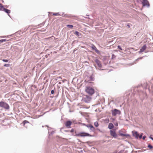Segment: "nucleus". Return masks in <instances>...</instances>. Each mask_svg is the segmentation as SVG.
Here are the masks:
<instances>
[{
  "instance_id": "nucleus-1",
  "label": "nucleus",
  "mask_w": 153,
  "mask_h": 153,
  "mask_svg": "<svg viewBox=\"0 0 153 153\" xmlns=\"http://www.w3.org/2000/svg\"><path fill=\"white\" fill-rule=\"evenodd\" d=\"M85 92L90 95H93L95 92L94 89L89 86H87L85 88Z\"/></svg>"
},
{
  "instance_id": "nucleus-2",
  "label": "nucleus",
  "mask_w": 153,
  "mask_h": 153,
  "mask_svg": "<svg viewBox=\"0 0 153 153\" xmlns=\"http://www.w3.org/2000/svg\"><path fill=\"white\" fill-rule=\"evenodd\" d=\"M76 136L81 137L92 136V135H90L89 134L84 132H81L79 133L78 134H76Z\"/></svg>"
},
{
  "instance_id": "nucleus-3",
  "label": "nucleus",
  "mask_w": 153,
  "mask_h": 153,
  "mask_svg": "<svg viewBox=\"0 0 153 153\" xmlns=\"http://www.w3.org/2000/svg\"><path fill=\"white\" fill-rule=\"evenodd\" d=\"M133 135L136 138H139L140 139H141L143 135V134L141 133L140 135L136 131H132Z\"/></svg>"
},
{
  "instance_id": "nucleus-4",
  "label": "nucleus",
  "mask_w": 153,
  "mask_h": 153,
  "mask_svg": "<svg viewBox=\"0 0 153 153\" xmlns=\"http://www.w3.org/2000/svg\"><path fill=\"white\" fill-rule=\"evenodd\" d=\"M0 107H3L6 109H8L10 108L9 105L4 102H0Z\"/></svg>"
},
{
  "instance_id": "nucleus-5",
  "label": "nucleus",
  "mask_w": 153,
  "mask_h": 153,
  "mask_svg": "<svg viewBox=\"0 0 153 153\" xmlns=\"http://www.w3.org/2000/svg\"><path fill=\"white\" fill-rule=\"evenodd\" d=\"M115 130H111L110 131V135L111 137L116 138L117 135L116 133Z\"/></svg>"
},
{
  "instance_id": "nucleus-6",
  "label": "nucleus",
  "mask_w": 153,
  "mask_h": 153,
  "mask_svg": "<svg viewBox=\"0 0 153 153\" xmlns=\"http://www.w3.org/2000/svg\"><path fill=\"white\" fill-rule=\"evenodd\" d=\"M91 98L88 95H85L83 98V100L86 102H89L91 100Z\"/></svg>"
},
{
  "instance_id": "nucleus-7",
  "label": "nucleus",
  "mask_w": 153,
  "mask_h": 153,
  "mask_svg": "<svg viewBox=\"0 0 153 153\" xmlns=\"http://www.w3.org/2000/svg\"><path fill=\"white\" fill-rule=\"evenodd\" d=\"M111 112L112 115L114 116H116L117 114H120V111L116 109L112 110Z\"/></svg>"
},
{
  "instance_id": "nucleus-8",
  "label": "nucleus",
  "mask_w": 153,
  "mask_h": 153,
  "mask_svg": "<svg viewBox=\"0 0 153 153\" xmlns=\"http://www.w3.org/2000/svg\"><path fill=\"white\" fill-rule=\"evenodd\" d=\"M142 3L143 6H149V2L147 0H143Z\"/></svg>"
},
{
  "instance_id": "nucleus-9",
  "label": "nucleus",
  "mask_w": 153,
  "mask_h": 153,
  "mask_svg": "<svg viewBox=\"0 0 153 153\" xmlns=\"http://www.w3.org/2000/svg\"><path fill=\"white\" fill-rule=\"evenodd\" d=\"M72 122L70 121H68L66 122L65 125L68 128H71L70 126L71 125Z\"/></svg>"
},
{
  "instance_id": "nucleus-10",
  "label": "nucleus",
  "mask_w": 153,
  "mask_h": 153,
  "mask_svg": "<svg viewBox=\"0 0 153 153\" xmlns=\"http://www.w3.org/2000/svg\"><path fill=\"white\" fill-rule=\"evenodd\" d=\"M95 62L96 63L98 67L100 68H101L102 67V65L101 63L100 62L99 60L97 59H96L95 60Z\"/></svg>"
},
{
  "instance_id": "nucleus-11",
  "label": "nucleus",
  "mask_w": 153,
  "mask_h": 153,
  "mask_svg": "<svg viewBox=\"0 0 153 153\" xmlns=\"http://www.w3.org/2000/svg\"><path fill=\"white\" fill-rule=\"evenodd\" d=\"M91 48L93 50H94L96 53H99V50H97L96 47L94 45H92V46H91Z\"/></svg>"
},
{
  "instance_id": "nucleus-12",
  "label": "nucleus",
  "mask_w": 153,
  "mask_h": 153,
  "mask_svg": "<svg viewBox=\"0 0 153 153\" xmlns=\"http://www.w3.org/2000/svg\"><path fill=\"white\" fill-rule=\"evenodd\" d=\"M146 48V45H144L141 48L140 50V52H143Z\"/></svg>"
},
{
  "instance_id": "nucleus-13",
  "label": "nucleus",
  "mask_w": 153,
  "mask_h": 153,
  "mask_svg": "<svg viewBox=\"0 0 153 153\" xmlns=\"http://www.w3.org/2000/svg\"><path fill=\"white\" fill-rule=\"evenodd\" d=\"M3 11H4L5 12L7 13L8 14V15L10 16V15L9 14L10 13V10L6 9L4 7L3 10Z\"/></svg>"
},
{
  "instance_id": "nucleus-14",
  "label": "nucleus",
  "mask_w": 153,
  "mask_h": 153,
  "mask_svg": "<svg viewBox=\"0 0 153 153\" xmlns=\"http://www.w3.org/2000/svg\"><path fill=\"white\" fill-rule=\"evenodd\" d=\"M114 126L112 123H109L108 126V128L110 129H112L114 127Z\"/></svg>"
},
{
  "instance_id": "nucleus-15",
  "label": "nucleus",
  "mask_w": 153,
  "mask_h": 153,
  "mask_svg": "<svg viewBox=\"0 0 153 153\" xmlns=\"http://www.w3.org/2000/svg\"><path fill=\"white\" fill-rule=\"evenodd\" d=\"M53 15L54 16H61L62 15V14H61L59 13H53Z\"/></svg>"
},
{
  "instance_id": "nucleus-16",
  "label": "nucleus",
  "mask_w": 153,
  "mask_h": 153,
  "mask_svg": "<svg viewBox=\"0 0 153 153\" xmlns=\"http://www.w3.org/2000/svg\"><path fill=\"white\" fill-rule=\"evenodd\" d=\"M4 7L3 5L0 4V11H3V10L4 9Z\"/></svg>"
},
{
  "instance_id": "nucleus-17",
  "label": "nucleus",
  "mask_w": 153,
  "mask_h": 153,
  "mask_svg": "<svg viewBox=\"0 0 153 153\" xmlns=\"http://www.w3.org/2000/svg\"><path fill=\"white\" fill-rule=\"evenodd\" d=\"M119 133L120 135L122 136H127V135L126 134H123L121 133V131H119Z\"/></svg>"
},
{
  "instance_id": "nucleus-18",
  "label": "nucleus",
  "mask_w": 153,
  "mask_h": 153,
  "mask_svg": "<svg viewBox=\"0 0 153 153\" xmlns=\"http://www.w3.org/2000/svg\"><path fill=\"white\" fill-rule=\"evenodd\" d=\"M94 126L96 127H97L99 126V124L96 121L94 122Z\"/></svg>"
},
{
  "instance_id": "nucleus-19",
  "label": "nucleus",
  "mask_w": 153,
  "mask_h": 153,
  "mask_svg": "<svg viewBox=\"0 0 153 153\" xmlns=\"http://www.w3.org/2000/svg\"><path fill=\"white\" fill-rule=\"evenodd\" d=\"M29 123V122L27 121L26 120H24L23 122V126H25V124L26 123Z\"/></svg>"
},
{
  "instance_id": "nucleus-20",
  "label": "nucleus",
  "mask_w": 153,
  "mask_h": 153,
  "mask_svg": "<svg viewBox=\"0 0 153 153\" xmlns=\"http://www.w3.org/2000/svg\"><path fill=\"white\" fill-rule=\"evenodd\" d=\"M7 41L6 39H1L0 40V43H1V42H5Z\"/></svg>"
},
{
  "instance_id": "nucleus-21",
  "label": "nucleus",
  "mask_w": 153,
  "mask_h": 153,
  "mask_svg": "<svg viewBox=\"0 0 153 153\" xmlns=\"http://www.w3.org/2000/svg\"><path fill=\"white\" fill-rule=\"evenodd\" d=\"M67 26L68 27L70 28H72L73 27V26L71 25H67Z\"/></svg>"
},
{
  "instance_id": "nucleus-22",
  "label": "nucleus",
  "mask_w": 153,
  "mask_h": 153,
  "mask_svg": "<svg viewBox=\"0 0 153 153\" xmlns=\"http://www.w3.org/2000/svg\"><path fill=\"white\" fill-rule=\"evenodd\" d=\"M104 122H105V123H108L109 122V120L108 119H105L104 120Z\"/></svg>"
},
{
  "instance_id": "nucleus-23",
  "label": "nucleus",
  "mask_w": 153,
  "mask_h": 153,
  "mask_svg": "<svg viewBox=\"0 0 153 153\" xmlns=\"http://www.w3.org/2000/svg\"><path fill=\"white\" fill-rule=\"evenodd\" d=\"M89 128H90L91 129L93 128V129H94V127H93V126L92 125H89Z\"/></svg>"
},
{
  "instance_id": "nucleus-24",
  "label": "nucleus",
  "mask_w": 153,
  "mask_h": 153,
  "mask_svg": "<svg viewBox=\"0 0 153 153\" xmlns=\"http://www.w3.org/2000/svg\"><path fill=\"white\" fill-rule=\"evenodd\" d=\"M148 147L150 149H152L153 148L152 146L151 145H148Z\"/></svg>"
},
{
  "instance_id": "nucleus-25",
  "label": "nucleus",
  "mask_w": 153,
  "mask_h": 153,
  "mask_svg": "<svg viewBox=\"0 0 153 153\" xmlns=\"http://www.w3.org/2000/svg\"><path fill=\"white\" fill-rule=\"evenodd\" d=\"M116 56L114 54H112V55L111 58L112 59H114L115 58Z\"/></svg>"
},
{
  "instance_id": "nucleus-26",
  "label": "nucleus",
  "mask_w": 153,
  "mask_h": 153,
  "mask_svg": "<svg viewBox=\"0 0 153 153\" xmlns=\"http://www.w3.org/2000/svg\"><path fill=\"white\" fill-rule=\"evenodd\" d=\"M10 66V65L9 64H5L4 65V67H9Z\"/></svg>"
},
{
  "instance_id": "nucleus-27",
  "label": "nucleus",
  "mask_w": 153,
  "mask_h": 153,
  "mask_svg": "<svg viewBox=\"0 0 153 153\" xmlns=\"http://www.w3.org/2000/svg\"><path fill=\"white\" fill-rule=\"evenodd\" d=\"M79 33L77 31H75V34L77 36H79Z\"/></svg>"
},
{
  "instance_id": "nucleus-28",
  "label": "nucleus",
  "mask_w": 153,
  "mask_h": 153,
  "mask_svg": "<svg viewBox=\"0 0 153 153\" xmlns=\"http://www.w3.org/2000/svg\"><path fill=\"white\" fill-rule=\"evenodd\" d=\"M3 61L5 62H7L8 61V60L7 59H3L2 60Z\"/></svg>"
},
{
  "instance_id": "nucleus-29",
  "label": "nucleus",
  "mask_w": 153,
  "mask_h": 153,
  "mask_svg": "<svg viewBox=\"0 0 153 153\" xmlns=\"http://www.w3.org/2000/svg\"><path fill=\"white\" fill-rule=\"evenodd\" d=\"M114 125L116 126H117L118 125V123H117V122H115L114 123Z\"/></svg>"
},
{
  "instance_id": "nucleus-30",
  "label": "nucleus",
  "mask_w": 153,
  "mask_h": 153,
  "mask_svg": "<svg viewBox=\"0 0 153 153\" xmlns=\"http://www.w3.org/2000/svg\"><path fill=\"white\" fill-rule=\"evenodd\" d=\"M117 47L119 49H120L121 50H122V49L121 48V47H120V46H119V45Z\"/></svg>"
},
{
  "instance_id": "nucleus-31",
  "label": "nucleus",
  "mask_w": 153,
  "mask_h": 153,
  "mask_svg": "<svg viewBox=\"0 0 153 153\" xmlns=\"http://www.w3.org/2000/svg\"><path fill=\"white\" fill-rule=\"evenodd\" d=\"M74 129L73 128H72L71 131V132H74Z\"/></svg>"
},
{
  "instance_id": "nucleus-32",
  "label": "nucleus",
  "mask_w": 153,
  "mask_h": 153,
  "mask_svg": "<svg viewBox=\"0 0 153 153\" xmlns=\"http://www.w3.org/2000/svg\"><path fill=\"white\" fill-rule=\"evenodd\" d=\"M146 138V136H144L143 137V140H144L145 139V138Z\"/></svg>"
},
{
  "instance_id": "nucleus-33",
  "label": "nucleus",
  "mask_w": 153,
  "mask_h": 153,
  "mask_svg": "<svg viewBox=\"0 0 153 153\" xmlns=\"http://www.w3.org/2000/svg\"><path fill=\"white\" fill-rule=\"evenodd\" d=\"M111 119L112 120V121L113 122V121L115 120V119L114 118H111Z\"/></svg>"
},
{
  "instance_id": "nucleus-34",
  "label": "nucleus",
  "mask_w": 153,
  "mask_h": 153,
  "mask_svg": "<svg viewBox=\"0 0 153 153\" xmlns=\"http://www.w3.org/2000/svg\"><path fill=\"white\" fill-rule=\"evenodd\" d=\"M51 93L52 94H53L54 93V91H53V90H52L51 91Z\"/></svg>"
},
{
  "instance_id": "nucleus-35",
  "label": "nucleus",
  "mask_w": 153,
  "mask_h": 153,
  "mask_svg": "<svg viewBox=\"0 0 153 153\" xmlns=\"http://www.w3.org/2000/svg\"><path fill=\"white\" fill-rule=\"evenodd\" d=\"M149 137L150 138H151L152 140H153V138L152 137L150 136Z\"/></svg>"
},
{
  "instance_id": "nucleus-36",
  "label": "nucleus",
  "mask_w": 153,
  "mask_h": 153,
  "mask_svg": "<svg viewBox=\"0 0 153 153\" xmlns=\"http://www.w3.org/2000/svg\"><path fill=\"white\" fill-rule=\"evenodd\" d=\"M91 80H93V78H92V77H91Z\"/></svg>"
},
{
  "instance_id": "nucleus-37",
  "label": "nucleus",
  "mask_w": 153,
  "mask_h": 153,
  "mask_svg": "<svg viewBox=\"0 0 153 153\" xmlns=\"http://www.w3.org/2000/svg\"><path fill=\"white\" fill-rule=\"evenodd\" d=\"M118 153H122L120 151V152H118Z\"/></svg>"
},
{
  "instance_id": "nucleus-38",
  "label": "nucleus",
  "mask_w": 153,
  "mask_h": 153,
  "mask_svg": "<svg viewBox=\"0 0 153 153\" xmlns=\"http://www.w3.org/2000/svg\"><path fill=\"white\" fill-rule=\"evenodd\" d=\"M86 126L88 127L89 128V126H88V125H86Z\"/></svg>"
},
{
  "instance_id": "nucleus-39",
  "label": "nucleus",
  "mask_w": 153,
  "mask_h": 153,
  "mask_svg": "<svg viewBox=\"0 0 153 153\" xmlns=\"http://www.w3.org/2000/svg\"><path fill=\"white\" fill-rule=\"evenodd\" d=\"M114 153H117V152H115Z\"/></svg>"
}]
</instances>
